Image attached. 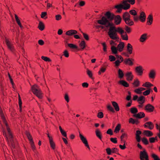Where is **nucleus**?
I'll use <instances>...</instances> for the list:
<instances>
[{"mask_svg": "<svg viewBox=\"0 0 160 160\" xmlns=\"http://www.w3.org/2000/svg\"><path fill=\"white\" fill-rule=\"evenodd\" d=\"M145 99V98L144 96H141L138 98L137 101L139 103L142 104L144 103Z\"/></svg>", "mask_w": 160, "mask_h": 160, "instance_id": "obj_25", "label": "nucleus"}, {"mask_svg": "<svg viewBox=\"0 0 160 160\" xmlns=\"http://www.w3.org/2000/svg\"><path fill=\"white\" fill-rule=\"evenodd\" d=\"M30 143L32 150H33V151H34L35 150H36V147L33 141H32V142H30Z\"/></svg>", "mask_w": 160, "mask_h": 160, "instance_id": "obj_56", "label": "nucleus"}, {"mask_svg": "<svg viewBox=\"0 0 160 160\" xmlns=\"http://www.w3.org/2000/svg\"><path fill=\"white\" fill-rule=\"evenodd\" d=\"M153 20V16L152 14H149L147 18V23L148 25H150L152 23Z\"/></svg>", "mask_w": 160, "mask_h": 160, "instance_id": "obj_17", "label": "nucleus"}, {"mask_svg": "<svg viewBox=\"0 0 160 160\" xmlns=\"http://www.w3.org/2000/svg\"><path fill=\"white\" fill-rule=\"evenodd\" d=\"M106 152L108 155H110L112 153V150L110 148H107L106 149Z\"/></svg>", "mask_w": 160, "mask_h": 160, "instance_id": "obj_55", "label": "nucleus"}, {"mask_svg": "<svg viewBox=\"0 0 160 160\" xmlns=\"http://www.w3.org/2000/svg\"><path fill=\"white\" fill-rule=\"evenodd\" d=\"M132 46L130 43H128L127 46V51L129 54H131L132 52Z\"/></svg>", "mask_w": 160, "mask_h": 160, "instance_id": "obj_27", "label": "nucleus"}, {"mask_svg": "<svg viewBox=\"0 0 160 160\" xmlns=\"http://www.w3.org/2000/svg\"><path fill=\"white\" fill-rule=\"evenodd\" d=\"M0 115L3 123H4L5 125L6 126L7 129L8 134V137L10 138V141L11 142L12 147L13 148H15V146L13 144V136L11 132L10 129L8 127V125L7 122L4 116L3 113L1 109H0Z\"/></svg>", "mask_w": 160, "mask_h": 160, "instance_id": "obj_2", "label": "nucleus"}, {"mask_svg": "<svg viewBox=\"0 0 160 160\" xmlns=\"http://www.w3.org/2000/svg\"><path fill=\"white\" fill-rule=\"evenodd\" d=\"M63 55L66 58H68L69 57V53L67 50H65L63 52Z\"/></svg>", "mask_w": 160, "mask_h": 160, "instance_id": "obj_63", "label": "nucleus"}, {"mask_svg": "<svg viewBox=\"0 0 160 160\" xmlns=\"http://www.w3.org/2000/svg\"><path fill=\"white\" fill-rule=\"evenodd\" d=\"M112 103L116 111L117 112L119 111L120 108L118 103L115 101L112 102Z\"/></svg>", "mask_w": 160, "mask_h": 160, "instance_id": "obj_23", "label": "nucleus"}, {"mask_svg": "<svg viewBox=\"0 0 160 160\" xmlns=\"http://www.w3.org/2000/svg\"><path fill=\"white\" fill-rule=\"evenodd\" d=\"M86 45V44L84 41H81L79 44V47L80 48V49H78V50H83L85 48Z\"/></svg>", "mask_w": 160, "mask_h": 160, "instance_id": "obj_32", "label": "nucleus"}, {"mask_svg": "<svg viewBox=\"0 0 160 160\" xmlns=\"http://www.w3.org/2000/svg\"><path fill=\"white\" fill-rule=\"evenodd\" d=\"M26 134L30 142L33 141L32 136L29 132H26Z\"/></svg>", "mask_w": 160, "mask_h": 160, "instance_id": "obj_47", "label": "nucleus"}, {"mask_svg": "<svg viewBox=\"0 0 160 160\" xmlns=\"http://www.w3.org/2000/svg\"><path fill=\"white\" fill-rule=\"evenodd\" d=\"M124 47V42H121L118 45L117 48L118 50L120 52L122 51Z\"/></svg>", "mask_w": 160, "mask_h": 160, "instance_id": "obj_21", "label": "nucleus"}, {"mask_svg": "<svg viewBox=\"0 0 160 160\" xmlns=\"http://www.w3.org/2000/svg\"><path fill=\"white\" fill-rule=\"evenodd\" d=\"M5 42L8 48L12 52L14 51V49L13 44L7 38H6Z\"/></svg>", "mask_w": 160, "mask_h": 160, "instance_id": "obj_8", "label": "nucleus"}, {"mask_svg": "<svg viewBox=\"0 0 160 160\" xmlns=\"http://www.w3.org/2000/svg\"><path fill=\"white\" fill-rule=\"evenodd\" d=\"M143 134L144 135L148 137L152 136L153 135L152 132L149 130H144L143 131Z\"/></svg>", "mask_w": 160, "mask_h": 160, "instance_id": "obj_30", "label": "nucleus"}, {"mask_svg": "<svg viewBox=\"0 0 160 160\" xmlns=\"http://www.w3.org/2000/svg\"><path fill=\"white\" fill-rule=\"evenodd\" d=\"M107 65H103V67H102L100 70V72H104L106 70V68L107 67Z\"/></svg>", "mask_w": 160, "mask_h": 160, "instance_id": "obj_50", "label": "nucleus"}, {"mask_svg": "<svg viewBox=\"0 0 160 160\" xmlns=\"http://www.w3.org/2000/svg\"><path fill=\"white\" fill-rule=\"evenodd\" d=\"M118 77L122 79L123 78L124 74L122 71L121 69H119L118 70Z\"/></svg>", "mask_w": 160, "mask_h": 160, "instance_id": "obj_34", "label": "nucleus"}, {"mask_svg": "<svg viewBox=\"0 0 160 160\" xmlns=\"http://www.w3.org/2000/svg\"><path fill=\"white\" fill-rule=\"evenodd\" d=\"M122 4H119L116 5L115 6V8L117 9V12H121L122 11V9H123V8L122 7Z\"/></svg>", "mask_w": 160, "mask_h": 160, "instance_id": "obj_31", "label": "nucleus"}, {"mask_svg": "<svg viewBox=\"0 0 160 160\" xmlns=\"http://www.w3.org/2000/svg\"><path fill=\"white\" fill-rule=\"evenodd\" d=\"M15 18L17 24L19 26V27H20V28H22V25L21 24L20 20L19 19L18 17L16 14H15Z\"/></svg>", "mask_w": 160, "mask_h": 160, "instance_id": "obj_37", "label": "nucleus"}, {"mask_svg": "<svg viewBox=\"0 0 160 160\" xmlns=\"http://www.w3.org/2000/svg\"><path fill=\"white\" fill-rule=\"evenodd\" d=\"M109 57L111 62L114 61L116 60V58L113 56L110 55Z\"/></svg>", "mask_w": 160, "mask_h": 160, "instance_id": "obj_58", "label": "nucleus"}, {"mask_svg": "<svg viewBox=\"0 0 160 160\" xmlns=\"http://www.w3.org/2000/svg\"><path fill=\"white\" fill-rule=\"evenodd\" d=\"M125 76L127 80L128 81H131L132 80L133 78V76L131 72H128L125 74Z\"/></svg>", "mask_w": 160, "mask_h": 160, "instance_id": "obj_14", "label": "nucleus"}, {"mask_svg": "<svg viewBox=\"0 0 160 160\" xmlns=\"http://www.w3.org/2000/svg\"><path fill=\"white\" fill-rule=\"evenodd\" d=\"M32 92L39 99L43 97L42 93L39 87L36 84H34L31 87Z\"/></svg>", "mask_w": 160, "mask_h": 160, "instance_id": "obj_3", "label": "nucleus"}, {"mask_svg": "<svg viewBox=\"0 0 160 160\" xmlns=\"http://www.w3.org/2000/svg\"><path fill=\"white\" fill-rule=\"evenodd\" d=\"M41 59L46 62H50L51 60L48 57L42 56L41 57Z\"/></svg>", "mask_w": 160, "mask_h": 160, "instance_id": "obj_48", "label": "nucleus"}, {"mask_svg": "<svg viewBox=\"0 0 160 160\" xmlns=\"http://www.w3.org/2000/svg\"><path fill=\"white\" fill-rule=\"evenodd\" d=\"M82 33L84 38L87 41L88 40H89V38L88 35L83 32H82Z\"/></svg>", "mask_w": 160, "mask_h": 160, "instance_id": "obj_59", "label": "nucleus"}, {"mask_svg": "<svg viewBox=\"0 0 160 160\" xmlns=\"http://www.w3.org/2000/svg\"><path fill=\"white\" fill-rule=\"evenodd\" d=\"M125 29L128 33H129L131 32V29L127 25H125Z\"/></svg>", "mask_w": 160, "mask_h": 160, "instance_id": "obj_51", "label": "nucleus"}, {"mask_svg": "<svg viewBox=\"0 0 160 160\" xmlns=\"http://www.w3.org/2000/svg\"><path fill=\"white\" fill-rule=\"evenodd\" d=\"M111 50L113 54H116L118 53V49L114 46H112L111 47Z\"/></svg>", "mask_w": 160, "mask_h": 160, "instance_id": "obj_40", "label": "nucleus"}, {"mask_svg": "<svg viewBox=\"0 0 160 160\" xmlns=\"http://www.w3.org/2000/svg\"><path fill=\"white\" fill-rule=\"evenodd\" d=\"M134 60L132 58H128L125 59L123 61V62L126 65H128L129 66H132L133 65V61Z\"/></svg>", "mask_w": 160, "mask_h": 160, "instance_id": "obj_11", "label": "nucleus"}, {"mask_svg": "<svg viewBox=\"0 0 160 160\" xmlns=\"http://www.w3.org/2000/svg\"><path fill=\"white\" fill-rule=\"evenodd\" d=\"M105 17H102L101 20H98L97 21V22L99 24V23L98 22L99 21L102 20L103 17L106 18L107 20L110 23L109 21H112L113 20L115 16V15L113 13L110 12L109 11L107 12L105 14Z\"/></svg>", "mask_w": 160, "mask_h": 160, "instance_id": "obj_4", "label": "nucleus"}, {"mask_svg": "<svg viewBox=\"0 0 160 160\" xmlns=\"http://www.w3.org/2000/svg\"><path fill=\"white\" fill-rule=\"evenodd\" d=\"M129 13L133 15V19L135 22H137L139 20V17L137 15L136 11L133 9L129 11Z\"/></svg>", "mask_w": 160, "mask_h": 160, "instance_id": "obj_7", "label": "nucleus"}, {"mask_svg": "<svg viewBox=\"0 0 160 160\" xmlns=\"http://www.w3.org/2000/svg\"><path fill=\"white\" fill-rule=\"evenodd\" d=\"M151 89L149 88L148 89L145 91L143 92V94L144 96H147L149 94L150 92Z\"/></svg>", "mask_w": 160, "mask_h": 160, "instance_id": "obj_52", "label": "nucleus"}, {"mask_svg": "<svg viewBox=\"0 0 160 160\" xmlns=\"http://www.w3.org/2000/svg\"><path fill=\"white\" fill-rule=\"evenodd\" d=\"M77 33H78V32L74 30H69L66 32V34L68 36H72Z\"/></svg>", "mask_w": 160, "mask_h": 160, "instance_id": "obj_19", "label": "nucleus"}, {"mask_svg": "<svg viewBox=\"0 0 160 160\" xmlns=\"http://www.w3.org/2000/svg\"><path fill=\"white\" fill-rule=\"evenodd\" d=\"M133 87L134 88H137L140 85V82L138 79L134 80L133 82L132 83Z\"/></svg>", "mask_w": 160, "mask_h": 160, "instance_id": "obj_26", "label": "nucleus"}, {"mask_svg": "<svg viewBox=\"0 0 160 160\" xmlns=\"http://www.w3.org/2000/svg\"><path fill=\"white\" fill-rule=\"evenodd\" d=\"M111 150H112V153H117L118 152V150L116 148H112Z\"/></svg>", "mask_w": 160, "mask_h": 160, "instance_id": "obj_57", "label": "nucleus"}, {"mask_svg": "<svg viewBox=\"0 0 160 160\" xmlns=\"http://www.w3.org/2000/svg\"><path fill=\"white\" fill-rule=\"evenodd\" d=\"M146 18V16L145 12H142L140 13V15L139 17V19H140L141 22H145Z\"/></svg>", "mask_w": 160, "mask_h": 160, "instance_id": "obj_15", "label": "nucleus"}, {"mask_svg": "<svg viewBox=\"0 0 160 160\" xmlns=\"http://www.w3.org/2000/svg\"><path fill=\"white\" fill-rule=\"evenodd\" d=\"M147 39V34L144 33L142 35L140 38V41L141 42H144Z\"/></svg>", "mask_w": 160, "mask_h": 160, "instance_id": "obj_24", "label": "nucleus"}, {"mask_svg": "<svg viewBox=\"0 0 160 160\" xmlns=\"http://www.w3.org/2000/svg\"><path fill=\"white\" fill-rule=\"evenodd\" d=\"M87 73L89 76V77L92 79H93L94 78L92 77V72L89 70L88 69H87L86 71Z\"/></svg>", "mask_w": 160, "mask_h": 160, "instance_id": "obj_39", "label": "nucleus"}, {"mask_svg": "<svg viewBox=\"0 0 160 160\" xmlns=\"http://www.w3.org/2000/svg\"><path fill=\"white\" fill-rule=\"evenodd\" d=\"M18 100H19V106L20 108V112L22 111V102L20 96L18 95Z\"/></svg>", "mask_w": 160, "mask_h": 160, "instance_id": "obj_45", "label": "nucleus"}, {"mask_svg": "<svg viewBox=\"0 0 160 160\" xmlns=\"http://www.w3.org/2000/svg\"><path fill=\"white\" fill-rule=\"evenodd\" d=\"M126 24L129 26H132L134 24V22L130 18L124 21Z\"/></svg>", "mask_w": 160, "mask_h": 160, "instance_id": "obj_28", "label": "nucleus"}, {"mask_svg": "<svg viewBox=\"0 0 160 160\" xmlns=\"http://www.w3.org/2000/svg\"><path fill=\"white\" fill-rule=\"evenodd\" d=\"M119 83L125 87H128L129 86L128 83L124 80H120L119 81Z\"/></svg>", "mask_w": 160, "mask_h": 160, "instance_id": "obj_33", "label": "nucleus"}, {"mask_svg": "<svg viewBox=\"0 0 160 160\" xmlns=\"http://www.w3.org/2000/svg\"><path fill=\"white\" fill-rule=\"evenodd\" d=\"M151 156L153 158L154 160H160V159L158 157L156 154L152 153L151 155Z\"/></svg>", "mask_w": 160, "mask_h": 160, "instance_id": "obj_44", "label": "nucleus"}, {"mask_svg": "<svg viewBox=\"0 0 160 160\" xmlns=\"http://www.w3.org/2000/svg\"><path fill=\"white\" fill-rule=\"evenodd\" d=\"M114 23L116 25L120 24L121 22L122 18L119 15L115 16L114 18Z\"/></svg>", "mask_w": 160, "mask_h": 160, "instance_id": "obj_16", "label": "nucleus"}, {"mask_svg": "<svg viewBox=\"0 0 160 160\" xmlns=\"http://www.w3.org/2000/svg\"><path fill=\"white\" fill-rule=\"evenodd\" d=\"M107 134L110 135H112L113 134V133L112 130L111 129H109L106 132Z\"/></svg>", "mask_w": 160, "mask_h": 160, "instance_id": "obj_62", "label": "nucleus"}, {"mask_svg": "<svg viewBox=\"0 0 160 160\" xmlns=\"http://www.w3.org/2000/svg\"><path fill=\"white\" fill-rule=\"evenodd\" d=\"M110 141L114 143H117V139L116 138H110Z\"/></svg>", "mask_w": 160, "mask_h": 160, "instance_id": "obj_60", "label": "nucleus"}, {"mask_svg": "<svg viewBox=\"0 0 160 160\" xmlns=\"http://www.w3.org/2000/svg\"><path fill=\"white\" fill-rule=\"evenodd\" d=\"M142 86L150 88L152 86H153V85L149 82H147L145 83H143L142 84Z\"/></svg>", "mask_w": 160, "mask_h": 160, "instance_id": "obj_41", "label": "nucleus"}, {"mask_svg": "<svg viewBox=\"0 0 160 160\" xmlns=\"http://www.w3.org/2000/svg\"><path fill=\"white\" fill-rule=\"evenodd\" d=\"M97 116L99 118H102L103 117V114L102 112H99L98 113Z\"/></svg>", "mask_w": 160, "mask_h": 160, "instance_id": "obj_54", "label": "nucleus"}, {"mask_svg": "<svg viewBox=\"0 0 160 160\" xmlns=\"http://www.w3.org/2000/svg\"><path fill=\"white\" fill-rule=\"evenodd\" d=\"M49 143L50 144L51 147L54 150L55 148V144L53 140V139H51L49 140Z\"/></svg>", "mask_w": 160, "mask_h": 160, "instance_id": "obj_38", "label": "nucleus"}, {"mask_svg": "<svg viewBox=\"0 0 160 160\" xmlns=\"http://www.w3.org/2000/svg\"><path fill=\"white\" fill-rule=\"evenodd\" d=\"M145 128H147L150 130L152 129L154 127L153 123L151 122H148L145 123L143 125Z\"/></svg>", "mask_w": 160, "mask_h": 160, "instance_id": "obj_13", "label": "nucleus"}, {"mask_svg": "<svg viewBox=\"0 0 160 160\" xmlns=\"http://www.w3.org/2000/svg\"><path fill=\"white\" fill-rule=\"evenodd\" d=\"M145 114L143 112H141L138 113L134 114L133 117L138 118H141L145 117Z\"/></svg>", "mask_w": 160, "mask_h": 160, "instance_id": "obj_20", "label": "nucleus"}, {"mask_svg": "<svg viewBox=\"0 0 160 160\" xmlns=\"http://www.w3.org/2000/svg\"><path fill=\"white\" fill-rule=\"evenodd\" d=\"M130 112L131 113L133 114L134 115L136 114V113L138 112V110L137 108L133 107L130 108Z\"/></svg>", "mask_w": 160, "mask_h": 160, "instance_id": "obj_35", "label": "nucleus"}, {"mask_svg": "<svg viewBox=\"0 0 160 160\" xmlns=\"http://www.w3.org/2000/svg\"><path fill=\"white\" fill-rule=\"evenodd\" d=\"M99 24L104 25L106 27H109V28L108 32V35L110 38L114 40H117L119 39L118 35V33L121 35L122 38L124 40H128V37L126 32H125L122 28L120 27L116 28L113 26L112 24L109 23L108 21L104 17H103L102 20L99 21Z\"/></svg>", "mask_w": 160, "mask_h": 160, "instance_id": "obj_1", "label": "nucleus"}, {"mask_svg": "<svg viewBox=\"0 0 160 160\" xmlns=\"http://www.w3.org/2000/svg\"><path fill=\"white\" fill-rule=\"evenodd\" d=\"M128 95L126 97V99L128 101H129L131 100V93L130 92H128Z\"/></svg>", "mask_w": 160, "mask_h": 160, "instance_id": "obj_61", "label": "nucleus"}, {"mask_svg": "<svg viewBox=\"0 0 160 160\" xmlns=\"http://www.w3.org/2000/svg\"><path fill=\"white\" fill-rule=\"evenodd\" d=\"M96 136L101 140H102V134L101 132L98 129H97L95 131Z\"/></svg>", "mask_w": 160, "mask_h": 160, "instance_id": "obj_42", "label": "nucleus"}, {"mask_svg": "<svg viewBox=\"0 0 160 160\" xmlns=\"http://www.w3.org/2000/svg\"><path fill=\"white\" fill-rule=\"evenodd\" d=\"M142 141L145 145H147L148 144V139L145 138H143L142 139Z\"/></svg>", "mask_w": 160, "mask_h": 160, "instance_id": "obj_53", "label": "nucleus"}, {"mask_svg": "<svg viewBox=\"0 0 160 160\" xmlns=\"http://www.w3.org/2000/svg\"><path fill=\"white\" fill-rule=\"evenodd\" d=\"M126 0H123L122 1V4L123 9L127 10L130 8V4Z\"/></svg>", "mask_w": 160, "mask_h": 160, "instance_id": "obj_12", "label": "nucleus"}, {"mask_svg": "<svg viewBox=\"0 0 160 160\" xmlns=\"http://www.w3.org/2000/svg\"><path fill=\"white\" fill-rule=\"evenodd\" d=\"M155 109L154 107L150 104L146 105L145 107V110L148 112H152Z\"/></svg>", "mask_w": 160, "mask_h": 160, "instance_id": "obj_9", "label": "nucleus"}, {"mask_svg": "<svg viewBox=\"0 0 160 160\" xmlns=\"http://www.w3.org/2000/svg\"><path fill=\"white\" fill-rule=\"evenodd\" d=\"M121 124H118L115 127L114 132L115 133H117L119 132L121 128Z\"/></svg>", "mask_w": 160, "mask_h": 160, "instance_id": "obj_43", "label": "nucleus"}, {"mask_svg": "<svg viewBox=\"0 0 160 160\" xmlns=\"http://www.w3.org/2000/svg\"><path fill=\"white\" fill-rule=\"evenodd\" d=\"M68 45L71 48L78 49V47L76 45L73 44L68 43Z\"/></svg>", "mask_w": 160, "mask_h": 160, "instance_id": "obj_46", "label": "nucleus"}, {"mask_svg": "<svg viewBox=\"0 0 160 160\" xmlns=\"http://www.w3.org/2000/svg\"><path fill=\"white\" fill-rule=\"evenodd\" d=\"M107 108L108 109L111 111V112H114L115 111L114 110V108L112 107V106L110 105H108L107 106Z\"/></svg>", "mask_w": 160, "mask_h": 160, "instance_id": "obj_49", "label": "nucleus"}, {"mask_svg": "<svg viewBox=\"0 0 160 160\" xmlns=\"http://www.w3.org/2000/svg\"><path fill=\"white\" fill-rule=\"evenodd\" d=\"M38 28L41 31L43 30L45 28L44 25L42 22L40 21L38 25Z\"/></svg>", "mask_w": 160, "mask_h": 160, "instance_id": "obj_36", "label": "nucleus"}, {"mask_svg": "<svg viewBox=\"0 0 160 160\" xmlns=\"http://www.w3.org/2000/svg\"><path fill=\"white\" fill-rule=\"evenodd\" d=\"M139 158L140 160H149L148 155L145 149L140 152Z\"/></svg>", "mask_w": 160, "mask_h": 160, "instance_id": "obj_5", "label": "nucleus"}, {"mask_svg": "<svg viewBox=\"0 0 160 160\" xmlns=\"http://www.w3.org/2000/svg\"><path fill=\"white\" fill-rule=\"evenodd\" d=\"M129 123L132 124H135L136 125H138L139 123V122L137 119H134L133 118H131L129 119Z\"/></svg>", "mask_w": 160, "mask_h": 160, "instance_id": "obj_29", "label": "nucleus"}, {"mask_svg": "<svg viewBox=\"0 0 160 160\" xmlns=\"http://www.w3.org/2000/svg\"><path fill=\"white\" fill-rule=\"evenodd\" d=\"M130 18V15L129 13L128 12H124L122 15V19L124 21L128 20Z\"/></svg>", "mask_w": 160, "mask_h": 160, "instance_id": "obj_22", "label": "nucleus"}, {"mask_svg": "<svg viewBox=\"0 0 160 160\" xmlns=\"http://www.w3.org/2000/svg\"><path fill=\"white\" fill-rule=\"evenodd\" d=\"M156 74V71L155 70H151L148 73V76L150 78L153 79L155 78Z\"/></svg>", "mask_w": 160, "mask_h": 160, "instance_id": "obj_18", "label": "nucleus"}, {"mask_svg": "<svg viewBox=\"0 0 160 160\" xmlns=\"http://www.w3.org/2000/svg\"><path fill=\"white\" fill-rule=\"evenodd\" d=\"M85 2L83 1H80L79 2V5L81 7L84 6L85 5Z\"/></svg>", "mask_w": 160, "mask_h": 160, "instance_id": "obj_64", "label": "nucleus"}, {"mask_svg": "<svg viewBox=\"0 0 160 160\" xmlns=\"http://www.w3.org/2000/svg\"><path fill=\"white\" fill-rule=\"evenodd\" d=\"M79 136L81 140L85 145V146L87 147L89 150H90V148L88 144V142L86 138L81 134L80 132H79Z\"/></svg>", "mask_w": 160, "mask_h": 160, "instance_id": "obj_6", "label": "nucleus"}, {"mask_svg": "<svg viewBox=\"0 0 160 160\" xmlns=\"http://www.w3.org/2000/svg\"><path fill=\"white\" fill-rule=\"evenodd\" d=\"M135 71L138 76H141L142 75L143 71L141 66L137 67L135 68Z\"/></svg>", "mask_w": 160, "mask_h": 160, "instance_id": "obj_10", "label": "nucleus"}]
</instances>
